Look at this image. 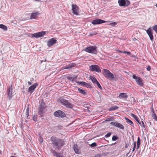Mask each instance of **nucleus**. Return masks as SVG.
I'll list each match as a JSON object with an SVG mask.
<instances>
[{
  "label": "nucleus",
  "instance_id": "f257e3e1",
  "mask_svg": "<svg viewBox=\"0 0 157 157\" xmlns=\"http://www.w3.org/2000/svg\"><path fill=\"white\" fill-rule=\"evenodd\" d=\"M51 140L52 144L57 147V148L58 149L61 148V147L64 144L63 140L61 139L57 138L54 136H52L51 138Z\"/></svg>",
  "mask_w": 157,
  "mask_h": 157
},
{
  "label": "nucleus",
  "instance_id": "f03ea898",
  "mask_svg": "<svg viewBox=\"0 0 157 157\" xmlns=\"http://www.w3.org/2000/svg\"><path fill=\"white\" fill-rule=\"evenodd\" d=\"M85 51L89 53L95 54L97 52V47L94 46L88 47L85 48Z\"/></svg>",
  "mask_w": 157,
  "mask_h": 157
},
{
  "label": "nucleus",
  "instance_id": "7ed1b4c3",
  "mask_svg": "<svg viewBox=\"0 0 157 157\" xmlns=\"http://www.w3.org/2000/svg\"><path fill=\"white\" fill-rule=\"evenodd\" d=\"M60 102L67 108H72L73 107V105L72 104L65 99H61L60 100Z\"/></svg>",
  "mask_w": 157,
  "mask_h": 157
},
{
  "label": "nucleus",
  "instance_id": "20e7f679",
  "mask_svg": "<svg viewBox=\"0 0 157 157\" xmlns=\"http://www.w3.org/2000/svg\"><path fill=\"white\" fill-rule=\"evenodd\" d=\"M104 71L105 73L104 76L105 77L110 78L112 80L114 79L115 77L110 72L109 70L104 69Z\"/></svg>",
  "mask_w": 157,
  "mask_h": 157
},
{
  "label": "nucleus",
  "instance_id": "39448f33",
  "mask_svg": "<svg viewBox=\"0 0 157 157\" xmlns=\"http://www.w3.org/2000/svg\"><path fill=\"white\" fill-rule=\"evenodd\" d=\"M132 78L135 80L137 84L140 86H142L144 83V81L142 79L139 77L136 76L135 75H133Z\"/></svg>",
  "mask_w": 157,
  "mask_h": 157
},
{
  "label": "nucleus",
  "instance_id": "423d86ee",
  "mask_svg": "<svg viewBox=\"0 0 157 157\" xmlns=\"http://www.w3.org/2000/svg\"><path fill=\"white\" fill-rule=\"evenodd\" d=\"M118 3L120 6L126 7L130 4V2L128 0H118Z\"/></svg>",
  "mask_w": 157,
  "mask_h": 157
},
{
  "label": "nucleus",
  "instance_id": "0eeeda50",
  "mask_svg": "<svg viewBox=\"0 0 157 157\" xmlns=\"http://www.w3.org/2000/svg\"><path fill=\"white\" fill-rule=\"evenodd\" d=\"M90 70L93 71H96L97 72H100L101 70L99 66L96 65H91L90 66Z\"/></svg>",
  "mask_w": 157,
  "mask_h": 157
},
{
  "label": "nucleus",
  "instance_id": "6e6552de",
  "mask_svg": "<svg viewBox=\"0 0 157 157\" xmlns=\"http://www.w3.org/2000/svg\"><path fill=\"white\" fill-rule=\"evenodd\" d=\"M54 115L59 117H63L66 116L65 113L61 110H58L55 112L54 113Z\"/></svg>",
  "mask_w": 157,
  "mask_h": 157
},
{
  "label": "nucleus",
  "instance_id": "1a4fd4ad",
  "mask_svg": "<svg viewBox=\"0 0 157 157\" xmlns=\"http://www.w3.org/2000/svg\"><path fill=\"white\" fill-rule=\"evenodd\" d=\"M45 34L44 31H42L36 33L31 34V36L32 37L39 38L43 36Z\"/></svg>",
  "mask_w": 157,
  "mask_h": 157
},
{
  "label": "nucleus",
  "instance_id": "9d476101",
  "mask_svg": "<svg viewBox=\"0 0 157 157\" xmlns=\"http://www.w3.org/2000/svg\"><path fill=\"white\" fill-rule=\"evenodd\" d=\"M72 10L74 14L77 15L78 14V7L76 5L72 4Z\"/></svg>",
  "mask_w": 157,
  "mask_h": 157
},
{
  "label": "nucleus",
  "instance_id": "9b49d317",
  "mask_svg": "<svg viewBox=\"0 0 157 157\" xmlns=\"http://www.w3.org/2000/svg\"><path fill=\"white\" fill-rule=\"evenodd\" d=\"M13 89L12 88V86H10L7 90V92L8 94V96L9 99L10 100L13 97Z\"/></svg>",
  "mask_w": 157,
  "mask_h": 157
},
{
  "label": "nucleus",
  "instance_id": "f8f14e48",
  "mask_svg": "<svg viewBox=\"0 0 157 157\" xmlns=\"http://www.w3.org/2000/svg\"><path fill=\"white\" fill-rule=\"evenodd\" d=\"M106 21L103 20L98 19L94 20L91 22V23L94 25L99 24L105 22Z\"/></svg>",
  "mask_w": 157,
  "mask_h": 157
},
{
  "label": "nucleus",
  "instance_id": "ddd939ff",
  "mask_svg": "<svg viewBox=\"0 0 157 157\" xmlns=\"http://www.w3.org/2000/svg\"><path fill=\"white\" fill-rule=\"evenodd\" d=\"M44 103H41L40 104L39 109L38 113L40 116H42L44 110Z\"/></svg>",
  "mask_w": 157,
  "mask_h": 157
},
{
  "label": "nucleus",
  "instance_id": "4468645a",
  "mask_svg": "<svg viewBox=\"0 0 157 157\" xmlns=\"http://www.w3.org/2000/svg\"><path fill=\"white\" fill-rule=\"evenodd\" d=\"M110 124L122 129H124V126L121 124L119 123L111 122L110 123Z\"/></svg>",
  "mask_w": 157,
  "mask_h": 157
},
{
  "label": "nucleus",
  "instance_id": "2eb2a0df",
  "mask_svg": "<svg viewBox=\"0 0 157 157\" xmlns=\"http://www.w3.org/2000/svg\"><path fill=\"white\" fill-rule=\"evenodd\" d=\"M56 42V40L54 38H52L49 40L47 42V45L50 47L54 44Z\"/></svg>",
  "mask_w": 157,
  "mask_h": 157
},
{
  "label": "nucleus",
  "instance_id": "dca6fc26",
  "mask_svg": "<svg viewBox=\"0 0 157 157\" xmlns=\"http://www.w3.org/2000/svg\"><path fill=\"white\" fill-rule=\"evenodd\" d=\"M38 85V84L36 83L30 86L28 89V92H30V94H32L33 91H34V89L36 88Z\"/></svg>",
  "mask_w": 157,
  "mask_h": 157
},
{
  "label": "nucleus",
  "instance_id": "f3484780",
  "mask_svg": "<svg viewBox=\"0 0 157 157\" xmlns=\"http://www.w3.org/2000/svg\"><path fill=\"white\" fill-rule=\"evenodd\" d=\"M146 31L151 40V41H153V37L151 29L150 28H149Z\"/></svg>",
  "mask_w": 157,
  "mask_h": 157
},
{
  "label": "nucleus",
  "instance_id": "a211bd4d",
  "mask_svg": "<svg viewBox=\"0 0 157 157\" xmlns=\"http://www.w3.org/2000/svg\"><path fill=\"white\" fill-rule=\"evenodd\" d=\"M128 96L125 93H121L119 95V98H127Z\"/></svg>",
  "mask_w": 157,
  "mask_h": 157
},
{
  "label": "nucleus",
  "instance_id": "6ab92c4d",
  "mask_svg": "<svg viewBox=\"0 0 157 157\" xmlns=\"http://www.w3.org/2000/svg\"><path fill=\"white\" fill-rule=\"evenodd\" d=\"M74 150L75 152V153L79 154L80 153V152L78 148V147L76 144H74L73 147Z\"/></svg>",
  "mask_w": 157,
  "mask_h": 157
},
{
  "label": "nucleus",
  "instance_id": "aec40b11",
  "mask_svg": "<svg viewBox=\"0 0 157 157\" xmlns=\"http://www.w3.org/2000/svg\"><path fill=\"white\" fill-rule=\"evenodd\" d=\"M151 112H152V117L153 119H154L156 121L157 120V117L156 114L154 113V109L153 107H151Z\"/></svg>",
  "mask_w": 157,
  "mask_h": 157
},
{
  "label": "nucleus",
  "instance_id": "412c9836",
  "mask_svg": "<svg viewBox=\"0 0 157 157\" xmlns=\"http://www.w3.org/2000/svg\"><path fill=\"white\" fill-rule=\"evenodd\" d=\"M38 15V13L37 12H36L35 13H32L30 17V19H35L36 18V17L37 15Z\"/></svg>",
  "mask_w": 157,
  "mask_h": 157
},
{
  "label": "nucleus",
  "instance_id": "4be33fe9",
  "mask_svg": "<svg viewBox=\"0 0 157 157\" xmlns=\"http://www.w3.org/2000/svg\"><path fill=\"white\" fill-rule=\"evenodd\" d=\"M78 91L80 93L84 95H86L87 94L86 92L84 90L80 88H78Z\"/></svg>",
  "mask_w": 157,
  "mask_h": 157
},
{
  "label": "nucleus",
  "instance_id": "5701e85b",
  "mask_svg": "<svg viewBox=\"0 0 157 157\" xmlns=\"http://www.w3.org/2000/svg\"><path fill=\"white\" fill-rule=\"evenodd\" d=\"M125 119L126 120L128 124L131 125H133V122L129 119L126 117H125Z\"/></svg>",
  "mask_w": 157,
  "mask_h": 157
},
{
  "label": "nucleus",
  "instance_id": "b1692460",
  "mask_svg": "<svg viewBox=\"0 0 157 157\" xmlns=\"http://www.w3.org/2000/svg\"><path fill=\"white\" fill-rule=\"evenodd\" d=\"M90 78L93 83H95L98 82L96 78H95L94 77L91 76H90Z\"/></svg>",
  "mask_w": 157,
  "mask_h": 157
},
{
  "label": "nucleus",
  "instance_id": "393cba45",
  "mask_svg": "<svg viewBox=\"0 0 157 157\" xmlns=\"http://www.w3.org/2000/svg\"><path fill=\"white\" fill-rule=\"evenodd\" d=\"M0 28L2 29L4 31H6L7 30V27L3 24L0 25Z\"/></svg>",
  "mask_w": 157,
  "mask_h": 157
},
{
  "label": "nucleus",
  "instance_id": "a878e982",
  "mask_svg": "<svg viewBox=\"0 0 157 157\" xmlns=\"http://www.w3.org/2000/svg\"><path fill=\"white\" fill-rule=\"evenodd\" d=\"M79 83L82 85H85L86 86L88 87H89L90 86L88 83L84 82H79Z\"/></svg>",
  "mask_w": 157,
  "mask_h": 157
},
{
  "label": "nucleus",
  "instance_id": "bb28decb",
  "mask_svg": "<svg viewBox=\"0 0 157 157\" xmlns=\"http://www.w3.org/2000/svg\"><path fill=\"white\" fill-rule=\"evenodd\" d=\"M138 123L142 127L144 128V122L143 121H141V122H140L139 121L138 118L136 120Z\"/></svg>",
  "mask_w": 157,
  "mask_h": 157
},
{
  "label": "nucleus",
  "instance_id": "cd10ccee",
  "mask_svg": "<svg viewBox=\"0 0 157 157\" xmlns=\"http://www.w3.org/2000/svg\"><path fill=\"white\" fill-rule=\"evenodd\" d=\"M137 149H138L139 148L140 144V140L139 137L138 138L137 141Z\"/></svg>",
  "mask_w": 157,
  "mask_h": 157
},
{
  "label": "nucleus",
  "instance_id": "c85d7f7f",
  "mask_svg": "<svg viewBox=\"0 0 157 157\" xmlns=\"http://www.w3.org/2000/svg\"><path fill=\"white\" fill-rule=\"evenodd\" d=\"M118 108V107L117 106H114L111 107L110 108L109 110V111H113L117 109Z\"/></svg>",
  "mask_w": 157,
  "mask_h": 157
},
{
  "label": "nucleus",
  "instance_id": "c756f323",
  "mask_svg": "<svg viewBox=\"0 0 157 157\" xmlns=\"http://www.w3.org/2000/svg\"><path fill=\"white\" fill-rule=\"evenodd\" d=\"M152 29L157 34V25H156L153 26L152 27Z\"/></svg>",
  "mask_w": 157,
  "mask_h": 157
},
{
  "label": "nucleus",
  "instance_id": "7c9ffc66",
  "mask_svg": "<svg viewBox=\"0 0 157 157\" xmlns=\"http://www.w3.org/2000/svg\"><path fill=\"white\" fill-rule=\"evenodd\" d=\"M74 66V65H72L71 64H69L68 65V66H67L65 67L64 69H69L71 68L72 67H73Z\"/></svg>",
  "mask_w": 157,
  "mask_h": 157
},
{
  "label": "nucleus",
  "instance_id": "2f4dec72",
  "mask_svg": "<svg viewBox=\"0 0 157 157\" xmlns=\"http://www.w3.org/2000/svg\"><path fill=\"white\" fill-rule=\"evenodd\" d=\"M131 116L133 117L136 120L138 119L137 117L134 114L131 113Z\"/></svg>",
  "mask_w": 157,
  "mask_h": 157
},
{
  "label": "nucleus",
  "instance_id": "473e14b6",
  "mask_svg": "<svg viewBox=\"0 0 157 157\" xmlns=\"http://www.w3.org/2000/svg\"><path fill=\"white\" fill-rule=\"evenodd\" d=\"M90 146L92 147H94L97 146V144L96 143L94 142L91 144Z\"/></svg>",
  "mask_w": 157,
  "mask_h": 157
},
{
  "label": "nucleus",
  "instance_id": "72a5a7b5",
  "mask_svg": "<svg viewBox=\"0 0 157 157\" xmlns=\"http://www.w3.org/2000/svg\"><path fill=\"white\" fill-rule=\"evenodd\" d=\"M33 119L34 121H36L37 120V116L36 115H35L33 117Z\"/></svg>",
  "mask_w": 157,
  "mask_h": 157
},
{
  "label": "nucleus",
  "instance_id": "f704fd0d",
  "mask_svg": "<svg viewBox=\"0 0 157 157\" xmlns=\"http://www.w3.org/2000/svg\"><path fill=\"white\" fill-rule=\"evenodd\" d=\"M117 136H113L112 138V140L115 141V140H117Z\"/></svg>",
  "mask_w": 157,
  "mask_h": 157
},
{
  "label": "nucleus",
  "instance_id": "c9c22d12",
  "mask_svg": "<svg viewBox=\"0 0 157 157\" xmlns=\"http://www.w3.org/2000/svg\"><path fill=\"white\" fill-rule=\"evenodd\" d=\"M95 83L98 86L99 88H100L101 89H102V87H101V85L99 84V82L98 81L96 83Z\"/></svg>",
  "mask_w": 157,
  "mask_h": 157
},
{
  "label": "nucleus",
  "instance_id": "e433bc0d",
  "mask_svg": "<svg viewBox=\"0 0 157 157\" xmlns=\"http://www.w3.org/2000/svg\"><path fill=\"white\" fill-rule=\"evenodd\" d=\"M117 23L115 22H113L109 24V25H111L112 26H114V25H116Z\"/></svg>",
  "mask_w": 157,
  "mask_h": 157
},
{
  "label": "nucleus",
  "instance_id": "4c0bfd02",
  "mask_svg": "<svg viewBox=\"0 0 157 157\" xmlns=\"http://www.w3.org/2000/svg\"><path fill=\"white\" fill-rule=\"evenodd\" d=\"M111 135V133L110 132L108 133L105 136V137H109Z\"/></svg>",
  "mask_w": 157,
  "mask_h": 157
},
{
  "label": "nucleus",
  "instance_id": "58836bf2",
  "mask_svg": "<svg viewBox=\"0 0 157 157\" xmlns=\"http://www.w3.org/2000/svg\"><path fill=\"white\" fill-rule=\"evenodd\" d=\"M52 153L54 154V155L55 156L58 157V154L57 153L56 151H53L52 152Z\"/></svg>",
  "mask_w": 157,
  "mask_h": 157
},
{
  "label": "nucleus",
  "instance_id": "ea45409f",
  "mask_svg": "<svg viewBox=\"0 0 157 157\" xmlns=\"http://www.w3.org/2000/svg\"><path fill=\"white\" fill-rule=\"evenodd\" d=\"M136 142H135L134 143V146H133V149L132 150L133 151L135 150V148H136Z\"/></svg>",
  "mask_w": 157,
  "mask_h": 157
},
{
  "label": "nucleus",
  "instance_id": "a19ab883",
  "mask_svg": "<svg viewBox=\"0 0 157 157\" xmlns=\"http://www.w3.org/2000/svg\"><path fill=\"white\" fill-rule=\"evenodd\" d=\"M122 53H125V54H130V52H126V51H123L122 52Z\"/></svg>",
  "mask_w": 157,
  "mask_h": 157
},
{
  "label": "nucleus",
  "instance_id": "79ce46f5",
  "mask_svg": "<svg viewBox=\"0 0 157 157\" xmlns=\"http://www.w3.org/2000/svg\"><path fill=\"white\" fill-rule=\"evenodd\" d=\"M29 111H26V114L27 115V117H28L29 115Z\"/></svg>",
  "mask_w": 157,
  "mask_h": 157
},
{
  "label": "nucleus",
  "instance_id": "37998d69",
  "mask_svg": "<svg viewBox=\"0 0 157 157\" xmlns=\"http://www.w3.org/2000/svg\"><path fill=\"white\" fill-rule=\"evenodd\" d=\"M151 69V67L150 66H148L147 67V70L148 71H149Z\"/></svg>",
  "mask_w": 157,
  "mask_h": 157
},
{
  "label": "nucleus",
  "instance_id": "c03bdc74",
  "mask_svg": "<svg viewBox=\"0 0 157 157\" xmlns=\"http://www.w3.org/2000/svg\"><path fill=\"white\" fill-rule=\"evenodd\" d=\"M96 156V157H100L101 156V155L100 154H98Z\"/></svg>",
  "mask_w": 157,
  "mask_h": 157
},
{
  "label": "nucleus",
  "instance_id": "a18cd8bd",
  "mask_svg": "<svg viewBox=\"0 0 157 157\" xmlns=\"http://www.w3.org/2000/svg\"><path fill=\"white\" fill-rule=\"evenodd\" d=\"M68 78L72 81H73V79L72 78L70 77H68Z\"/></svg>",
  "mask_w": 157,
  "mask_h": 157
},
{
  "label": "nucleus",
  "instance_id": "49530a36",
  "mask_svg": "<svg viewBox=\"0 0 157 157\" xmlns=\"http://www.w3.org/2000/svg\"><path fill=\"white\" fill-rule=\"evenodd\" d=\"M26 111H29V107H28L26 109Z\"/></svg>",
  "mask_w": 157,
  "mask_h": 157
},
{
  "label": "nucleus",
  "instance_id": "de8ad7c7",
  "mask_svg": "<svg viewBox=\"0 0 157 157\" xmlns=\"http://www.w3.org/2000/svg\"><path fill=\"white\" fill-rule=\"evenodd\" d=\"M28 84L29 85H30L32 84V83L31 82H29V81L28 82Z\"/></svg>",
  "mask_w": 157,
  "mask_h": 157
},
{
  "label": "nucleus",
  "instance_id": "09e8293b",
  "mask_svg": "<svg viewBox=\"0 0 157 157\" xmlns=\"http://www.w3.org/2000/svg\"><path fill=\"white\" fill-rule=\"evenodd\" d=\"M129 146V145L128 144H126V145H125V148H127L128 147V146Z\"/></svg>",
  "mask_w": 157,
  "mask_h": 157
},
{
  "label": "nucleus",
  "instance_id": "8fccbe9b",
  "mask_svg": "<svg viewBox=\"0 0 157 157\" xmlns=\"http://www.w3.org/2000/svg\"><path fill=\"white\" fill-rule=\"evenodd\" d=\"M136 40V39H135V38H134V39L133 40L134 41H135V40Z\"/></svg>",
  "mask_w": 157,
  "mask_h": 157
},
{
  "label": "nucleus",
  "instance_id": "3c124183",
  "mask_svg": "<svg viewBox=\"0 0 157 157\" xmlns=\"http://www.w3.org/2000/svg\"><path fill=\"white\" fill-rule=\"evenodd\" d=\"M10 157H17L16 156H12Z\"/></svg>",
  "mask_w": 157,
  "mask_h": 157
},
{
  "label": "nucleus",
  "instance_id": "603ef678",
  "mask_svg": "<svg viewBox=\"0 0 157 157\" xmlns=\"http://www.w3.org/2000/svg\"><path fill=\"white\" fill-rule=\"evenodd\" d=\"M40 142H41V143H42L43 142L42 140H41Z\"/></svg>",
  "mask_w": 157,
  "mask_h": 157
},
{
  "label": "nucleus",
  "instance_id": "864d4df0",
  "mask_svg": "<svg viewBox=\"0 0 157 157\" xmlns=\"http://www.w3.org/2000/svg\"><path fill=\"white\" fill-rule=\"evenodd\" d=\"M123 52V51H121L120 52H121V53H122V52Z\"/></svg>",
  "mask_w": 157,
  "mask_h": 157
},
{
  "label": "nucleus",
  "instance_id": "5fc2aeb1",
  "mask_svg": "<svg viewBox=\"0 0 157 157\" xmlns=\"http://www.w3.org/2000/svg\"><path fill=\"white\" fill-rule=\"evenodd\" d=\"M46 59H45V62H46Z\"/></svg>",
  "mask_w": 157,
  "mask_h": 157
},
{
  "label": "nucleus",
  "instance_id": "6e6d98bb",
  "mask_svg": "<svg viewBox=\"0 0 157 157\" xmlns=\"http://www.w3.org/2000/svg\"><path fill=\"white\" fill-rule=\"evenodd\" d=\"M156 7L157 8V4L156 5Z\"/></svg>",
  "mask_w": 157,
  "mask_h": 157
},
{
  "label": "nucleus",
  "instance_id": "4d7b16f0",
  "mask_svg": "<svg viewBox=\"0 0 157 157\" xmlns=\"http://www.w3.org/2000/svg\"><path fill=\"white\" fill-rule=\"evenodd\" d=\"M106 121H109V120H106Z\"/></svg>",
  "mask_w": 157,
  "mask_h": 157
},
{
  "label": "nucleus",
  "instance_id": "13d9d810",
  "mask_svg": "<svg viewBox=\"0 0 157 157\" xmlns=\"http://www.w3.org/2000/svg\"><path fill=\"white\" fill-rule=\"evenodd\" d=\"M42 62V61H41V63Z\"/></svg>",
  "mask_w": 157,
  "mask_h": 157
},
{
  "label": "nucleus",
  "instance_id": "bf43d9fd",
  "mask_svg": "<svg viewBox=\"0 0 157 157\" xmlns=\"http://www.w3.org/2000/svg\"><path fill=\"white\" fill-rule=\"evenodd\" d=\"M1 153V151H0V153Z\"/></svg>",
  "mask_w": 157,
  "mask_h": 157
}]
</instances>
